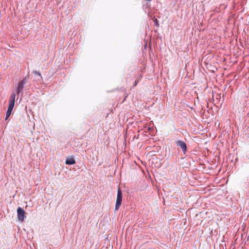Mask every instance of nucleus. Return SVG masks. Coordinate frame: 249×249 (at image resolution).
Instances as JSON below:
<instances>
[{
	"instance_id": "nucleus-1",
	"label": "nucleus",
	"mask_w": 249,
	"mask_h": 249,
	"mask_svg": "<svg viewBox=\"0 0 249 249\" xmlns=\"http://www.w3.org/2000/svg\"><path fill=\"white\" fill-rule=\"evenodd\" d=\"M15 97L16 95L15 93H13L10 96L9 100V106L6 114L5 120L8 119L11 114L12 111L15 105Z\"/></svg>"
},
{
	"instance_id": "nucleus-2",
	"label": "nucleus",
	"mask_w": 249,
	"mask_h": 249,
	"mask_svg": "<svg viewBox=\"0 0 249 249\" xmlns=\"http://www.w3.org/2000/svg\"><path fill=\"white\" fill-rule=\"evenodd\" d=\"M122 200V193L120 188L118 189L117 192V196L115 205V211L118 210L121 205Z\"/></svg>"
},
{
	"instance_id": "nucleus-3",
	"label": "nucleus",
	"mask_w": 249,
	"mask_h": 249,
	"mask_svg": "<svg viewBox=\"0 0 249 249\" xmlns=\"http://www.w3.org/2000/svg\"><path fill=\"white\" fill-rule=\"evenodd\" d=\"M25 212L20 207H18L17 209L18 218L19 221L23 222L25 217Z\"/></svg>"
},
{
	"instance_id": "nucleus-4",
	"label": "nucleus",
	"mask_w": 249,
	"mask_h": 249,
	"mask_svg": "<svg viewBox=\"0 0 249 249\" xmlns=\"http://www.w3.org/2000/svg\"><path fill=\"white\" fill-rule=\"evenodd\" d=\"M176 143L178 146L181 148L184 154L186 152L187 145L185 142L181 141H177Z\"/></svg>"
},
{
	"instance_id": "nucleus-5",
	"label": "nucleus",
	"mask_w": 249,
	"mask_h": 249,
	"mask_svg": "<svg viewBox=\"0 0 249 249\" xmlns=\"http://www.w3.org/2000/svg\"><path fill=\"white\" fill-rule=\"evenodd\" d=\"M26 83L25 78L23 79L20 82H19L18 84V87L17 88V92L18 94H19L23 90L24 85Z\"/></svg>"
},
{
	"instance_id": "nucleus-6",
	"label": "nucleus",
	"mask_w": 249,
	"mask_h": 249,
	"mask_svg": "<svg viewBox=\"0 0 249 249\" xmlns=\"http://www.w3.org/2000/svg\"><path fill=\"white\" fill-rule=\"evenodd\" d=\"M75 162L76 161L75 160L72 158L67 159L65 161L66 164L69 165L74 164L75 163Z\"/></svg>"
},
{
	"instance_id": "nucleus-7",
	"label": "nucleus",
	"mask_w": 249,
	"mask_h": 249,
	"mask_svg": "<svg viewBox=\"0 0 249 249\" xmlns=\"http://www.w3.org/2000/svg\"><path fill=\"white\" fill-rule=\"evenodd\" d=\"M33 72H34V73H35L36 74H37L39 76H41V73L37 71H34Z\"/></svg>"
},
{
	"instance_id": "nucleus-8",
	"label": "nucleus",
	"mask_w": 249,
	"mask_h": 249,
	"mask_svg": "<svg viewBox=\"0 0 249 249\" xmlns=\"http://www.w3.org/2000/svg\"><path fill=\"white\" fill-rule=\"evenodd\" d=\"M137 83H138V81H135L134 85V86H136L137 85Z\"/></svg>"
}]
</instances>
